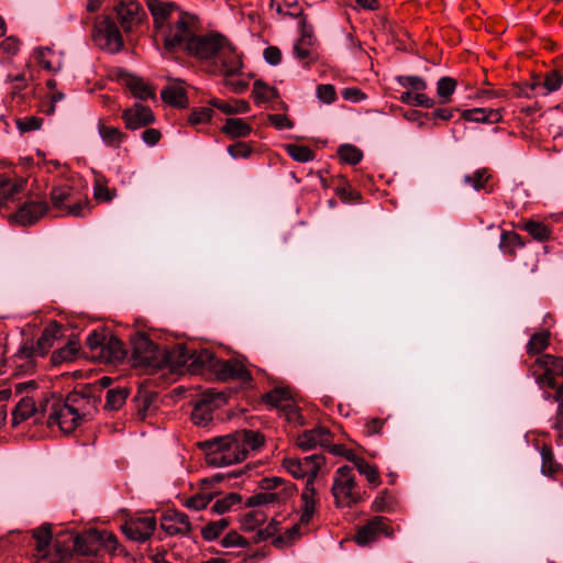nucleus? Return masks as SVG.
<instances>
[{
	"label": "nucleus",
	"mask_w": 563,
	"mask_h": 563,
	"mask_svg": "<svg viewBox=\"0 0 563 563\" xmlns=\"http://www.w3.org/2000/svg\"><path fill=\"white\" fill-rule=\"evenodd\" d=\"M156 526L154 516H141L126 520L122 526V531L130 540L144 542L152 537Z\"/></svg>",
	"instance_id": "nucleus-15"
},
{
	"label": "nucleus",
	"mask_w": 563,
	"mask_h": 563,
	"mask_svg": "<svg viewBox=\"0 0 563 563\" xmlns=\"http://www.w3.org/2000/svg\"><path fill=\"white\" fill-rule=\"evenodd\" d=\"M229 526V520L222 518L217 521L209 522L201 531L205 540L212 541L220 537L224 529Z\"/></svg>",
	"instance_id": "nucleus-50"
},
{
	"label": "nucleus",
	"mask_w": 563,
	"mask_h": 563,
	"mask_svg": "<svg viewBox=\"0 0 563 563\" xmlns=\"http://www.w3.org/2000/svg\"><path fill=\"white\" fill-rule=\"evenodd\" d=\"M32 536L35 540V550L40 558H46L52 543V531L51 526L44 525L32 531Z\"/></svg>",
	"instance_id": "nucleus-31"
},
{
	"label": "nucleus",
	"mask_w": 563,
	"mask_h": 563,
	"mask_svg": "<svg viewBox=\"0 0 563 563\" xmlns=\"http://www.w3.org/2000/svg\"><path fill=\"white\" fill-rule=\"evenodd\" d=\"M536 382L541 387L555 388L556 379L563 377V356L540 354L530 366Z\"/></svg>",
	"instance_id": "nucleus-8"
},
{
	"label": "nucleus",
	"mask_w": 563,
	"mask_h": 563,
	"mask_svg": "<svg viewBox=\"0 0 563 563\" xmlns=\"http://www.w3.org/2000/svg\"><path fill=\"white\" fill-rule=\"evenodd\" d=\"M542 466L541 471L544 475H552L558 470V464L554 461L553 452L550 446L544 445L541 450Z\"/></svg>",
	"instance_id": "nucleus-60"
},
{
	"label": "nucleus",
	"mask_w": 563,
	"mask_h": 563,
	"mask_svg": "<svg viewBox=\"0 0 563 563\" xmlns=\"http://www.w3.org/2000/svg\"><path fill=\"white\" fill-rule=\"evenodd\" d=\"M218 380H238L244 385H250L253 380L251 372L245 363L239 358H230L227 361L218 360L213 369Z\"/></svg>",
	"instance_id": "nucleus-11"
},
{
	"label": "nucleus",
	"mask_w": 563,
	"mask_h": 563,
	"mask_svg": "<svg viewBox=\"0 0 563 563\" xmlns=\"http://www.w3.org/2000/svg\"><path fill=\"white\" fill-rule=\"evenodd\" d=\"M316 93L317 98L325 104H331L336 100L335 88L330 84L318 85Z\"/></svg>",
	"instance_id": "nucleus-64"
},
{
	"label": "nucleus",
	"mask_w": 563,
	"mask_h": 563,
	"mask_svg": "<svg viewBox=\"0 0 563 563\" xmlns=\"http://www.w3.org/2000/svg\"><path fill=\"white\" fill-rule=\"evenodd\" d=\"M122 119L129 130H137L155 121L152 110L141 103H135L133 107L125 109Z\"/></svg>",
	"instance_id": "nucleus-20"
},
{
	"label": "nucleus",
	"mask_w": 563,
	"mask_h": 563,
	"mask_svg": "<svg viewBox=\"0 0 563 563\" xmlns=\"http://www.w3.org/2000/svg\"><path fill=\"white\" fill-rule=\"evenodd\" d=\"M115 189L107 186L104 178H97L93 184V196L99 201H111L115 197Z\"/></svg>",
	"instance_id": "nucleus-56"
},
{
	"label": "nucleus",
	"mask_w": 563,
	"mask_h": 563,
	"mask_svg": "<svg viewBox=\"0 0 563 563\" xmlns=\"http://www.w3.org/2000/svg\"><path fill=\"white\" fill-rule=\"evenodd\" d=\"M93 539L99 542L107 551L113 552L118 548V539L117 537L107 531L98 532L93 531Z\"/></svg>",
	"instance_id": "nucleus-61"
},
{
	"label": "nucleus",
	"mask_w": 563,
	"mask_h": 563,
	"mask_svg": "<svg viewBox=\"0 0 563 563\" xmlns=\"http://www.w3.org/2000/svg\"><path fill=\"white\" fill-rule=\"evenodd\" d=\"M523 229L537 241L544 242L551 236V229L543 222L528 220Z\"/></svg>",
	"instance_id": "nucleus-42"
},
{
	"label": "nucleus",
	"mask_w": 563,
	"mask_h": 563,
	"mask_svg": "<svg viewBox=\"0 0 563 563\" xmlns=\"http://www.w3.org/2000/svg\"><path fill=\"white\" fill-rule=\"evenodd\" d=\"M131 344L133 366L155 369L165 364V351H162L145 334L133 335Z\"/></svg>",
	"instance_id": "nucleus-7"
},
{
	"label": "nucleus",
	"mask_w": 563,
	"mask_h": 563,
	"mask_svg": "<svg viewBox=\"0 0 563 563\" xmlns=\"http://www.w3.org/2000/svg\"><path fill=\"white\" fill-rule=\"evenodd\" d=\"M41 409L47 416L48 426H58L64 433L73 432L81 423L78 413L60 396L51 395L45 398L41 404Z\"/></svg>",
	"instance_id": "nucleus-5"
},
{
	"label": "nucleus",
	"mask_w": 563,
	"mask_h": 563,
	"mask_svg": "<svg viewBox=\"0 0 563 563\" xmlns=\"http://www.w3.org/2000/svg\"><path fill=\"white\" fill-rule=\"evenodd\" d=\"M62 328L58 323L52 322L42 331L35 344L31 347L24 345L20 352V357H31L33 354L44 356L47 351L53 346L54 341L60 336Z\"/></svg>",
	"instance_id": "nucleus-16"
},
{
	"label": "nucleus",
	"mask_w": 563,
	"mask_h": 563,
	"mask_svg": "<svg viewBox=\"0 0 563 563\" xmlns=\"http://www.w3.org/2000/svg\"><path fill=\"white\" fill-rule=\"evenodd\" d=\"M262 492L247 498L245 506L250 508L264 505H282L290 499L296 492L294 484L280 477H265L260 482Z\"/></svg>",
	"instance_id": "nucleus-3"
},
{
	"label": "nucleus",
	"mask_w": 563,
	"mask_h": 563,
	"mask_svg": "<svg viewBox=\"0 0 563 563\" xmlns=\"http://www.w3.org/2000/svg\"><path fill=\"white\" fill-rule=\"evenodd\" d=\"M242 500L241 496L236 493H230L223 498L216 500L211 507V511L218 515H223L230 511L233 506L240 504Z\"/></svg>",
	"instance_id": "nucleus-48"
},
{
	"label": "nucleus",
	"mask_w": 563,
	"mask_h": 563,
	"mask_svg": "<svg viewBox=\"0 0 563 563\" xmlns=\"http://www.w3.org/2000/svg\"><path fill=\"white\" fill-rule=\"evenodd\" d=\"M217 358L214 354L206 349L192 350L190 362L188 363V373L190 374H205L206 372L213 373Z\"/></svg>",
	"instance_id": "nucleus-23"
},
{
	"label": "nucleus",
	"mask_w": 563,
	"mask_h": 563,
	"mask_svg": "<svg viewBox=\"0 0 563 563\" xmlns=\"http://www.w3.org/2000/svg\"><path fill=\"white\" fill-rule=\"evenodd\" d=\"M525 246L519 234L511 231H505L500 235L499 249L506 255H515L518 249Z\"/></svg>",
	"instance_id": "nucleus-37"
},
{
	"label": "nucleus",
	"mask_w": 563,
	"mask_h": 563,
	"mask_svg": "<svg viewBox=\"0 0 563 563\" xmlns=\"http://www.w3.org/2000/svg\"><path fill=\"white\" fill-rule=\"evenodd\" d=\"M95 42L104 51L117 53L123 47V40L117 24L104 18L96 26Z\"/></svg>",
	"instance_id": "nucleus-12"
},
{
	"label": "nucleus",
	"mask_w": 563,
	"mask_h": 563,
	"mask_svg": "<svg viewBox=\"0 0 563 563\" xmlns=\"http://www.w3.org/2000/svg\"><path fill=\"white\" fill-rule=\"evenodd\" d=\"M349 460L354 463L358 473L365 476L371 485L376 487L380 484V477L376 466L369 464L366 460L358 456L349 457Z\"/></svg>",
	"instance_id": "nucleus-33"
},
{
	"label": "nucleus",
	"mask_w": 563,
	"mask_h": 563,
	"mask_svg": "<svg viewBox=\"0 0 563 563\" xmlns=\"http://www.w3.org/2000/svg\"><path fill=\"white\" fill-rule=\"evenodd\" d=\"M213 419V410L194 405L191 420L195 424L207 427Z\"/></svg>",
	"instance_id": "nucleus-59"
},
{
	"label": "nucleus",
	"mask_w": 563,
	"mask_h": 563,
	"mask_svg": "<svg viewBox=\"0 0 563 563\" xmlns=\"http://www.w3.org/2000/svg\"><path fill=\"white\" fill-rule=\"evenodd\" d=\"M221 131L231 139L245 137L252 132L251 125L241 118L227 119Z\"/></svg>",
	"instance_id": "nucleus-30"
},
{
	"label": "nucleus",
	"mask_w": 563,
	"mask_h": 563,
	"mask_svg": "<svg viewBox=\"0 0 563 563\" xmlns=\"http://www.w3.org/2000/svg\"><path fill=\"white\" fill-rule=\"evenodd\" d=\"M107 335L103 332L92 331L86 339V346L88 347L90 354L89 356L96 361L99 360V354L101 350H103L104 342L107 340Z\"/></svg>",
	"instance_id": "nucleus-43"
},
{
	"label": "nucleus",
	"mask_w": 563,
	"mask_h": 563,
	"mask_svg": "<svg viewBox=\"0 0 563 563\" xmlns=\"http://www.w3.org/2000/svg\"><path fill=\"white\" fill-rule=\"evenodd\" d=\"M319 499L314 484L306 482L301 493L300 523L308 525L313 518Z\"/></svg>",
	"instance_id": "nucleus-22"
},
{
	"label": "nucleus",
	"mask_w": 563,
	"mask_h": 563,
	"mask_svg": "<svg viewBox=\"0 0 563 563\" xmlns=\"http://www.w3.org/2000/svg\"><path fill=\"white\" fill-rule=\"evenodd\" d=\"M286 150L292 159L300 163H307L314 158L312 150L308 146L289 144Z\"/></svg>",
	"instance_id": "nucleus-53"
},
{
	"label": "nucleus",
	"mask_w": 563,
	"mask_h": 563,
	"mask_svg": "<svg viewBox=\"0 0 563 563\" xmlns=\"http://www.w3.org/2000/svg\"><path fill=\"white\" fill-rule=\"evenodd\" d=\"M48 210L46 201L36 197L29 198L16 211L14 219L22 225H31L40 220Z\"/></svg>",
	"instance_id": "nucleus-18"
},
{
	"label": "nucleus",
	"mask_w": 563,
	"mask_h": 563,
	"mask_svg": "<svg viewBox=\"0 0 563 563\" xmlns=\"http://www.w3.org/2000/svg\"><path fill=\"white\" fill-rule=\"evenodd\" d=\"M331 442V433L324 427H318L303 431L296 439V444L302 451H310L317 446H328Z\"/></svg>",
	"instance_id": "nucleus-21"
},
{
	"label": "nucleus",
	"mask_w": 563,
	"mask_h": 563,
	"mask_svg": "<svg viewBox=\"0 0 563 563\" xmlns=\"http://www.w3.org/2000/svg\"><path fill=\"white\" fill-rule=\"evenodd\" d=\"M65 399L70 408L78 413L81 422L89 418L96 408V399L93 397L77 390L68 394Z\"/></svg>",
	"instance_id": "nucleus-25"
},
{
	"label": "nucleus",
	"mask_w": 563,
	"mask_h": 563,
	"mask_svg": "<svg viewBox=\"0 0 563 563\" xmlns=\"http://www.w3.org/2000/svg\"><path fill=\"white\" fill-rule=\"evenodd\" d=\"M161 528L168 536H188L192 529L188 516L174 509H168L162 515Z\"/></svg>",
	"instance_id": "nucleus-17"
},
{
	"label": "nucleus",
	"mask_w": 563,
	"mask_h": 563,
	"mask_svg": "<svg viewBox=\"0 0 563 563\" xmlns=\"http://www.w3.org/2000/svg\"><path fill=\"white\" fill-rule=\"evenodd\" d=\"M266 520V516L261 510H253L243 516L241 519L242 528L246 531L255 530Z\"/></svg>",
	"instance_id": "nucleus-51"
},
{
	"label": "nucleus",
	"mask_w": 563,
	"mask_h": 563,
	"mask_svg": "<svg viewBox=\"0 0 563 563\" xmlns=\"http://www.w3.org/2000/svg\"><path fill=\"white\" fill-rule=\"evenodd\" d=\"M331 493L335 506L340 508H351L362 500V492L351 466L343 465L335 471Z\"/></svg>",
	"instance_id": "nucleus-6"
},
{
	"label": "nucleus",
	"mask_w": 563,
	"mask_h": 563,
	"mask_svg": "<svg viewBox=\"0 0 563 563\" xmlns=\"http://www.w3.org/2000/svg\"><path fill=\"white\" fill-rule=\"evenodd\" d=\"M126 86L137 99L146 100L154 97L153 89L140 77L130 76L126 80Z\"/></svg>",
	"instance_id": "nucleus-38"
},
{
	"label": "nucleus",
	"mask_w": 563,
	"mask_h": 563,
	"mask_svg": "<svg viewBox=\"0 0 563 563\" xmlns=\"http://www.w3.org/2000/svg\"><path fill=\"white\" fill-rule=\"evenodd\" d=\"M393 533L394 531L388 523V519L376 516L358 528L355 534V541L360 545H367L382 536L390 538Z\"/></svg>",
	"instance_id": "nucleus-14"
},
{
	"label": "nucleus",
	"mask_w": 563,
	"mask_h": 563,
	"mask_svg": "<svg viewBox=\"0 0 563 563\" xmlns=\"http://www.w3.org/2000/svg\"><path fill=\"white\" fill-rule=\"evenodd\" d=\"M462 118L465 121L477 122V123H498L501 121L503 115L498 109L488 108H473L462 112Z\"/></svg>",
	"instance_id": "nucleus-26"
},
{
	"label": "nucleus",
	"mask_w": 563,
	"mask_h": 563,
	"mask_svg": "<svg viewBox=\"0 0 563 563\" xmlns=\"http://www.w3.org/2000/svg\"><path fill=\"white\" fill-rule=\"evenodd\" d=\"M93 531L89 532L87 536H77L74 539V549L84 555H91L97 551L95 543H97L96 539H93Z\"/></svg>",
	"instance_id": "nucleus-49"
},
{
	"label": "nucleus",
	"mask_w": 563,
	"mask_h": 563,
	"mask_svg": "<svg viewBox=\"0 0 563 563\" xmlns=\"http://www.w3.org/2000/svg\"><path fill=\"white\" fill-rule=\"evenodd\" d=\"M51 200L55 209L65 211L68 216H84L86 202L77 200L75 189L67 184L53 187L51 190Z\"/></svg>",
	"instance_id": "nucleus-10"
},
{
	"label": "nucleus",
	"mask_w": 563,
	"mask_h": 563,
	"mask_svg": "<svg viewBox=\"0 0 563 563\" xmlns=\"http://www.w3.org/2000/svg\"><path fill=\"white\" fill-rule=\"evenodd\" d=\"M323 464L324 457L319 454H311L303 459L285 457L283 461V466L295 478L307 477L306 482L311 481L312 484Z\"/></svg>",
	"instance_id": "nucleus-9"
},
{
	"label": "nucleus",
	"mask_w": 563,
	"mask_h": 563,
	"mask_svg": "<svg viewBox=\"0 0 563 563\" xmlns=\"http://www.w3.org/2000/svg\"><path fill=\"white\" fill-rule=\"evenodd\" d=\"M490 175L486 168L475 170L472 175L467 174L463 177V183L471 186L474 190L479 191L485 188Z\"/></svg>",
	"instance_id": "nucleus-46"
},
{
	"label": "nucleus",
	"mask_w": 563,
	"mask_h": 563,
	"mask_svg": "<svg viewBox=\"0 0 563 563\" xmlns=\"http://www.w3.org/2000/svg\"><path fill=\"white\" fill-rule=\"evenodd\" d=\"M563 84V77L555 70H551L547 73L542 88L543 91L540 92L541 96H547L551 92H554L561 88Z\"/></svg>",
	"instance_id": "nucleus-54"
},
{
	"label": "nucleus",
	"mask_w": 563,
	"mask_h": 563,
	"mask_svg": "<svg viewBox=\"0 0 563 563\" xmlns=\"http://www.w3.org/2000/svg\"><path fill=\"white\" fill-rule=\"evenodd\" d=\"M550 333L548 331H541L534 333L527 345V351L530 355H540L541 352L549 345Z\"/></svg>",
	"instance_id": "nucleus-45"
},
{
	"label": "nucleus",
	"mask_w": 563,
	"mask_h": 563,
	"mask_svg": "<svg viewBox=\"0 0 563 563\" xmlns=\"http://www.w3.org/2000/svg\"><path fill=\"white\" fill-rule=\"evenodd\" d=\"M196 18L184 16L174 33L166 34V52L185 51L199 60H213L224 76L240 73L242 59L232 43L217 32L196 34Z\"/></svg>",
	"instance_id": "nucleus-1"
},
{
	"label": "nucleus",
	"mask_w": 563,
	"mask_h": 563,
	"mask_svg": "<svg viewBox=\"0 0 563 563\" xmlns=\"http://www.w3.org/2000/svg\"><path fill=\"white\" fill-rule=\"evenodd\" d=\"M264 444V437L253 430H240L233 434L206 441L207 461L214 466H229L244 461L251 451Z\"/></svg>",
	"instance_id": "nucleus-2"
},
{
	"label": "nucleus",
	"mask_w": 563,
	"mask_h": 563,
	"mask_svg": "<svg viewBox=\"0 0 563 563\" xmlns=\"http://www.w3.org/2000/svg\"><path fill=\"white\" fill-rule=\"evenodd\" d=\"M79 354V342L76 338L70 339L67 344L52 354V363L54 365H60L63 363H69L77 358Z\"/></svg>",
	"instance_id": "nucleus-29"
},
{
	"label": "nucleus",
	"mask_w": 563,
	"mask_h": 563,
	"mask_svg": "<svg viewBox=\"0 0 563 563\" xmlns=\"http://www.w3.org/2000/svg\"><path fill=\"white\" fill-rule=\"evenodd\" d=\"M27 179L12 173L0 174V206H9L20 200L26 190Z\"/></svg>",
	"instance_id": "nucleus-13"
},
{
	"label": "nucleus",
	"mask_w": 563,
	"mask_h": 563,
	"mask_svg": "<svg viewBox=\"0 0 563 563\" xmlns=\"http://www.w3.org/2000/svg\"><path fill=\"white\" fill-rule=\"evenodd\" d=\"M161 97L166 103L177 108H185L188 103L186 90L179 84H173L164 88Z\"/></svg>",
	"instance_id": "nucleus-28"
},
{
	"label": "nucleus",
	"mask_w": 563,
	"mask_h": 563,
	"mask_svg": "<svg viewBox=\"0 0 563 563\" xmlns=\"http://www.w3.org/2000/svg\"><path fill=\"white\" fill-rule=\"evenodd\" d=\"M285 419L294 423L296 426H301L303 423V418L299 411L298 406L295 404L294 399H290L285 406L280 409Z\"/></svg>",
	"instance_id": "nucleus-58"
},
{
	"label": "nucleus",
	"mask_w": 563,
	"mask_h": 563,
	"mask_svg": "<svg viewBox=\"0 0 563 563\" xmlns=\"http://www.w3.org/2000/svg\"><path fill=\"white\" fill-rule=\"evenodd\" d=\"M372 507L375 511H390L394 507V497L384 490L374 499Z\"/></svg>",
	"instance_id": "nucleus-62"
},
{
	"label": "nucleus",
	"mask_w": 563,
	"mask_h": 563,
	"mask_svg": "<svg viewBox=\"0 0 563 563\" xmlns=\"http://www.w3.org/2000/svg\"><path fill=\"white\" fill-rule=\"evenodd\" d=\"M129 396V390L125 387L118 386L107 391L104 408L109 410L120 409Z\"/></svg>",
	"instance_id": "nucleus-40"
},
{
	"label": "nucleus",
	"mask_w": 563,
	"mask_h": 563,
	"mask_svg": "<svg viewBox=\"0 0 563 563\" xmlns=\"http://www.w3.org/2000/svg\"><path fill=\"white\" fill-rule=\"evenodd\" d=\"M456 81L451 77H442L438 80L437 92L442 102H449L455 91Z\"/></svg>",
	"instance_id": "nucleus-55"
},
{
	"label": "nucleus",
	"mask_w": 563,
	"mask_h": 563,
	"mask_svg": "<svg viewBox=\"0 0 563 563\" xmlns=\"http://www.w3.org/2000/svg\"><path fill=\"white\" fill-rule=\"evenodd\" d=\"M36 62L48 71H57L62 67L60 58L48 47L35 52Z\"/></svg>",
	"instance_id": "nucleus-34"
},
{
	"label": "nucleus",
	"mask_w": 563,
	"mask_h": 563,
	"mask_svg": "<svg viewBox=\"0 0 563 563\" xmlns=\"http://www.w3.org/2000/svg\"><path fill=\"white\" fill-rule=\"evenodd\" d=\"M310 45L311 36L305 31L300 40L294 46L295 56L306 65L311 60V52L309 49Z\"/></svg>",
	"instance_id": "nucleus-47"
},
{
	"label": "nucleus",
	"mask_w": 563,
	"mask_h": 563,
	"mask_svg": "<svg viewBox=\"0 0 563 563\" xmlns=\"http://www.w3.org/2000/svg\"><path fill=\"white\" fill-rule=\"evenodd\" d=\"M192 350L185 346H175L169 352H165V363L175 371H187L188 363L190 362Z\"/></svg>",
	"instance_id": "nucleus-27"
},
{
	"label": "nucleus",
	"mask_w": 563,
	"mask_h": 563,
	"mask_svg": "<svg viewBox=\"0 0 563 563\" xmlns=\"http://www.w3.org/2000/svg\"><path fill=\"white\" fill-rule=\"evenodd\" d=\"M128 356V352L121 340L117 336L109 335L104 342L103 350L99 354L98 362L101 363H121Z\"/></svg>",
	"instance_id": "nucleus-24"
},
{
	"label": "nucleus",
	"mask_w": 563,
	"mask_h": 563,
	"mask_svg": "<svg viewBox=\"0 0 563 563\" xmlns=\"http://www.w3.org/2000/svg\"><path fill=\"white\" fill-rule=\"evenodd\" d=\"M117 15L125 32L140 24L145 15L142 4L134 0L121 1L117 7Z\"/></svg>",
	"instance_id": "nucleus-19"
},
{
	"label": "nucleus",
	"mask_w": 563,
	"mask_h": 563,
	"mask_svg": "<svg viewBox=\"0 0 563 563\" xmlns=\"http://www.w3.org/2000/svg\"><path fill=\"white\" fill-rule=\"evenodd\" d=\"M210 104L225 114L246 113L250 110V104L245 100L228 102L220 99H212Z\"/></svg>",
	"instance_id": "nucleus-39"
},
{
	"label": "nucleus",
	"mask_w": 563,
	"mask_h": 563,
	"mask_svg": "<svg viewBox=\"0 0 563 563\" xmlns=\"http://www.w3.org/2000/svg\"><path fill=\"white\" fill-rule=\"evenodd\" d=\"M146 5L153 16L157 37L162 38L166 49V34L174 33L184 16L191 14L180 11L174 2L163 0H146Z\"/></svg>",
	"instance_id": "nucleus-4"
},
{
	"label": "nucleus",
	"mask_w": 563,
	"mask_h": 563,
	"mask_svg": "<svg viewBox=\"0 0 563 563\" xmlns=\"http://www.w3.org/2000/svg\"><path fill=\"white\" fill-rule=\"evenodd\" d=\"M400 100L407 104L421 106L426 108H432L434 106V100L421 92L412 93L410 91H405L401 93Z\"/></svg>",
	"instance_id": "nucleus-52"
},
{
	"label": "nucleus",
	"mask_w": 563,
	"mask_h": 563,
	"mask_svg": "<svg viewBox=\"0 0 563 563\" xmlns=\"http://www.w3.org/2000/svg\"><path fill=\"white\" fill-rule=\"evenodd\" d=\"M35 411L36 406L34 399L30 397L22 398L12 412L13 424L16 426L29 419Z\"/></svg>",
	"instance_id": "nucleus-36"
},
{
	"label": "nucleus",
	"mask_w": 563,
	"mask_h": 563,
	"mask_svg": "<svg viewBox=\"0 0 563 563\" xmlns=\"http://www.w3.org/2000/svg\"><path fill=\"white\" fill-rule=\"evenodd\" d=\"M98 133L107 146L115 148H118L126 139V135L121 130L103 123H99Z\"/></svg>",
	"instance_id": "nucleus-32"
},
{
	"label": "nucleus",
	"mask_w": 563,
	"mask_h": 563,
	"mask_svg": "<svg viewBox=\"0 0 563 563\" xmlns=\"http://www.w3.org/2000/svg\"><path fill=\"white\" fill-rule=\"evenodd\" d=\"M263 399L266 404L280 410L285 406V404L292 398L288 389L276 387L275 389L265 394L263 396Z\"/></svg>",
	"instance_id": "nucleus-41"
},
{
	"label": "nucleus",
	"mask_w": 563,
	"mask_h": 563,
	"mask_svg": "<svg viewBox=\"0 0 563 563\" xmlns=\"http://www.w3.org/2000/svg\"><path fill=\"white\" fill-rule=\"evenodd\" d=\"M227 401L225 395L221 391H214L212 389H208L201 393L197 399L195 400V405L207 407L214 411V409L221 407Z\"/></svg>",
	"instance_id": "nucleus-35"
},
{
	"label": "nucleus",
	"mask_w": 563,
	"mask_h": 563,
	"mask_svg": "<svg viewBox=\"0 0 563 563\" xmlns=\"http://www.w3.org/2000/svg\"><path fill=\"white\" fill-rule=\"evenodd\" d=\"M223 548H246L249 541L236 531H230L220 541Z\"/></svg>",
	"instance_id": "nucleus-63"
},
{
	"label": "nucleus",
	"mask_w": 563,
	"mask_h": 563,
	"mask_svg": "<svg viewBox=\"0 0 563 563\" xmlns=\"http://www.w3.org/2000/svg\"><path fill=\"white\" fill-rule=\"evenodd\" d=\"M338 154L343 162L351 165L360 163L363 157L361 150L351 144L341 145Z\"/></svg>",
	"instance_id": "nucleus-57"
},
{
	"label": "nucleus",
	"mask_w": 563,
	"mask_h": 563,
	"mask_svg": "<svg viewBox=\"0 0 563 563\" xmlns=\"http://www.w3.org/2000/svg\"><path fill=\"white\" fill-rule=\"evenodd\" d=\"M253 97L257 103L268 102L277 97V91L264 81L256 80L253 85Z\"/></svg>",
	"instance_id": "nucleus-44"
}]
</instances>
